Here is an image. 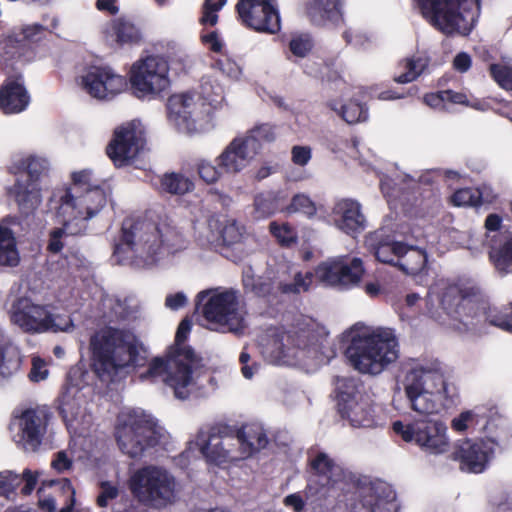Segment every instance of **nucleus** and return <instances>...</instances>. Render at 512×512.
Masks as SVG:
<instances>
[{
    "mask_svg": "<svg viewBox=\"0 0 512 512\" xmlns=\"http://www.w3.org/2000/svg\"><path fill=\"white\" fill-rule=\"evenodd\" d=\"M122 232V242L114 249V257L120 264L131 262L139 267H150L187 246L183 235L167 223L126 219Z\"/></svg>",
    "mask_w": 512,
    "mask_h": 512,
    "instance_id": "nucleus-1",
    "label": "nucleus"
},
{
    "mask_svg": "<svg viewBox=\"0 0 512 512\" xmlns=\"http://www.w3.org/2000/svg\"><path fill=\"white\" fill-rule=\"evenodd\" d=\"M191 330V322L183 319L177 329L175 343L165 356L155 357L148 363L146 371L140 373L141 381L164 383L176 398L187 399L197 380L200 359L184 341Z\"/></svg>",
    "mask_w": 512,
    "mask_h": 512,
    "instance_id": "nucleus-2",
    "label": "nucleus"
},
{
    "mask_svg": "<svg viewBox=\"0 0 512 512\" xmlns=\"http://www.w3.org/2000/svg\"><path fill=\"white\" fill-rule=\"evenodd\" d=\"M436 294L443 312L449 317V323L459 331H475L485 322L512 332V303L503 311L494 312L476 288L462 290L458 285L437 286L429 294L432 299Z\"/></svg>",
    "mask_w": 512,
    "mask_h": 512,
    "instance_id": "nucleus-3",
    "label": "nucleus"
},
{
    "mask_svg": "<svg viewBox=\"0 0 512 512\" xmlns=\"http://www.w3.org/2000/svg\"><path fill=\"white\" fill-rule=\"evenodd\" d=\"M404 391L410 408L427 417L448 409L457 395L444 365L436 359L416 363L405 375Z\"/></svg>",
    "mask_w": 512,
    "mask_h": 512,
    "instance_id": "nucleus-4",
    "label": "nucleus"
},
{
    "mask_svg": "<svg viewBox=\"0 0 512 512\" xmlns=\"http://www.w3.org/2000/svg\"><path fill=\"white\" fill-rule=\"evenodd\" d=\"M93 368L103 381H113L115 377L127 374L134 369L144 352L139 338L128 329L105 326L90 338Z\"/></svg>",
    "mask_w": 512,
    "mask_h": 512,
    "instance_id": "nucleus-5",
    "label": "nucleus"
},
{
    "mask_svg": "<svg viewBox=\"0 0 512 512\" xmlns=\"http://www.w3.org/2000/svg\"><path fill=\"white\" fill-rule=\"evenodd\" d=\"M347 337L345 355L350 365L362 374L377 376L399 357L398 340L390 328L357 323L347 331Z\"/></svg>",
    "mask_w": 512,
    "mask_h": 512,
    "instance_id": "nucleus-6",
    "label": "nucleus"
},
{
    "mask_svg": "<svg viewBox=\"0 0 512 512\" xmlns=\"http://www.w3.org/2000/svg\"><path fill=\"white\" fill-rule=\"evenodd\" d=\"M264 357L273 364L316 368L323 361L319 335L312 329L273 332L264 345Z\"/></svg>",
    "mask_w": 512,
    "mask_h": 512,
    "instance_id": "nucleus-7",
    "label": "nucleus"
},
{
    "mask_svg": "<svg viewBox=\"0 0 512 512\" xmlns=\"http://www.w3.org/2000/svg\"><path fill=\"white\" fill-rule=\"evenodd\" d=\"M415 8L435 29L446 35H468L479 14V0H414Z\"/></svg>",
    "mask_w": 512,
    "mask_h": 512,
    "instance_id": "nucleus-8",
    "label": "nucleus"
},
{
    "mask_svg": "<svg viewBox=\"0 0 512 512\" xmlns=\"http://www.w3.org/2000/svg\"><path fill=\"white\" fill-rule=\"evenodd\" d=\"M163 429L141 409L123 410L117 419L115 437L119 449L130 458H140L160 443Z\"/></svg>",
    "mask_w": 512,
    "mask_h": 512,
    "instance_id": "nucleus-9",
    "label": "nucleus"
},
{
    "mask_svg": "<svg viewBox=\"0 0 512 512\" xmlns=\"http://www.w3.org/2000/svg\"><path fill=\"white\" fill-rule=\"evenodd\" d=\"M128 485L140 503L155 509L173 504L179 492L174 475L166 468L153 464L134 471Z\"/></svg>",
    "mask_w": 512,
    "mask_h": 512,
    "instance_id": "nucleus-10",
    "label": "nucleus"
},
{
    "mask_svg": "<svg viewBox=\"0 0 512 512\" xmlns=\"http://www.w3.org/2000/svg\"><path fill=\"white\" fill-rule=\"evenodd\" d=\"M197 307L216 330L239 333L245 327L238 291L234 289L216 288L201 291L197 295Z\"/></svg>",
    "mask_w": 512,
    "mask_h": 512,
    "instance_id": "nucleus-11",
    "label": "nucleus"
},
{
    "mask_svg": "<svg viewBox=\"0 0 512 512\" xmlns=\"http://www.w3.org/2000/svg\"><path fill=\"white\" fill-rule=\"evenodd\" d=\"M55 203L59 218L67 219V228L72 233H84L88 221L100 213L107 203V194L99 186L75 194H53L50 199Z\"/></svg>",
    "mask_w": 512,
    "mask_h": 512,
    "instance_id": "nucleus-12",
    "label": "nucleus"
},
{
    "mask_svg": "<svg viewBox=\"0 0 512 512\" xmlns=\"http://www.w3.org/2000/svg\"><path fill=\"white\" fill-rule=\"evenodd\" d=\"M86 376L87 373L81 369H72L58 398V410L68 430L78 435H84L91 424L87 403L92 389L84 379Z\"/></svg>",
    "mask_w": 512,
    "mask_h": 512,
    "instance_id": "nucleus-13",
    "label": "nucleus"
},
{
    "mask_svg": "<svg viewBox=\"0 0 512 512\" xmlns=\"http://www.w3.org/2000/svg\"><path fill=\"white\" fill-rule=\"evenodd\" d=\"M52 417L53 414L46 405L15 408L8 424L13 442L25 452L38 451Z\"/></svg>",
    "mask_w": 512,
    "mask_h": 512,
    "instance_id": "nucleus-14",
    "label": "nucleus"
},
{
    "mask_svg": "<svg viewBox=\"0 0 512 512\" xmlns=\"http://www.w3.org/2000/svg\"><path fill=\"white\" fill-rule=\"evenodd\" d=\"M168 61L158 55H150L134 62L129 80L133 94L139 99L162 97L171 85Z\"/></svg>",
    "mask_w": 512,
    "mask_h": 512,
    "instance_id": "nucleus-15",
    "label": "nucleus"
},
{
    "mask_svg": "<svg viewBox=\"0 0 512 512\" xmlns=\"http://www.w3.org/2000/svg\"><path fill=\"white\" fill-rule=\"evenodd\" d=\"M170 122L182 133L195 134L213 127L211 109L196 92L172 95L168 100Z\"/></svg>",
    "mask_w": 512,
    "mask_h": 512,
    "instance_id": "nucleus-16",
    "label": "nucleus"
},
{
    "mask_svg": "<svg viewBox=\"0 0 512 512\" xmlns=\"http://www.w3.org/2000/svg\"><path fill=\"white\" fill-rule=\"evenodd\" d=\"M393 430L405 442L416 444L427 455H444L451 447L448 428L438 419L419 420L408 424L396 421L393 423Z\"/></svg>",
    "mask_w": 512,
    "mask_h": 512,
    "instance_id": "nucleus-17",
    "label": "nucleus"
},
{
    "mask_svg": "<svg viewBox=\"0 0 512 512\" xmlns=\"http://www.w3.org/2000/svg\"><path fill=\"white\" fill-rule=\"evenodd\" d=\"M145 145L144 128L140 121L133 120L115 129L114 137L106 147V153L117 167H140L146 153Z\"/></svg>",
    "mask_w": 512,
    "mask_h": 512,
    "instance_id": "nucleus-18",
    "label": "nucleus"
},
{
    "mask_svg": "<svg viewBox=\"0 0 512 512\" xmlns=\"http://www.w3.org/2000/svg\"><path fill=\"white\" fill-rule=\"evenodd\" d=\"M363 273L362 261L346 256L329 258L321 262L314 272L317 280L323 285L339 290H347L358 285Z\"/></svg>",
    "mask_w": 512,
    "mask_h": 512,
    "instance_id": "nucleus-19",
    "label": "nucleus"
},
{
    "mask_svg": "<svg viewBox=\"0 0 512 512\" xmlns=\"http://www.w3.org/2000/svg\"><path fill=\"white\" fill-rule=\"evenodd\" d=\"M196 446L210 464L222 465L242 459L237 447V438L227 429H212L209 433L199 432Z\"/></svg>",
    "mask_w": 512,
    "mask_h": 512,
    "instance_id": "nucleus-20",
    "label": "nucleus"
},
{
    "mask_svg": "<svg viewBox=\"0 0 512 512\" xmlns=\"http://www.w3.org/2000/svg\"><path fill=\"white\" fill-rule=\"evenodd\" d=\"M313 274L310 272H294L292 278L288 280L284 273L279 275L276 280L255 278L251 270L243 275V285L247 291H251L258 296H267L281 292L283 294H300L309 290L312 284Z\"/></svg>",
    "mask_w": 512,
    "mask_h": 512,
    "instance_id": "nucleus-21",
    "label": "nucleus"
},
{
    "mask_svg": "<svg viewBox=\"0 0 512 512\" xmlns=\"http://www.w3.org/2000/svg\"><path fill=\"white\" fill-rule=\"evenodd\" d=\"M308 464L311 477L308 480L304 490L305 498L312 497L318 492V488L314 485L317 481L321 487H335L345 482L349 477L346 471L339 463H337L329 454L322 451L309 452Z\"/></svg>",
    "mask_w": 512,
    "mask_h": 512,
    "instance_id": "nucleus-22",
    "label": "nucleus"
},
{
    "mask_svg": "<svg viewBox=\"0 0 512 512\" xmlns=\"http://www.w3.org/2000/svg\"><path fill=\"white\" fill-rule=\"evenodd\" d=\"M82 88L91 97L110 100L127 88L124 76L109 67H90L80 79Z\"/></svg>",
    "mask_w": 512,
    "mask_h": 512,
    "instance_id": "nucleus-23",
    "label": "nucleus"
},
{
    "mask_svg": "<svg viewBox=\"0 0 512 512\" xmlns=\"http://www.w3.org/2000/svg\"><path fill=\"white\" fill-rule=\"evenodd\" d=\"M237 11L241 21L256 31L273 34L280 29V17L274 0H240Z\"/></svg>",
    "mask_w": 512,
    "mask_h": 512,
    "instance_id": "nucleus-24",
    "label": "nucleus"
},
{
    "mask_svg": "<svg viewBox=\"0 0 512 512\" xmlns=\"http://www.w3.org/2000/svg\"><path fill=\"white\" fill-rule=\"evenodd\" d=\"M44 31L43 25L34 23L7 35L2 46V61L5 62L6 68L10 67L12 71H16L19 65H23L29 53L28 42L39 41Z\"/></svg>",
    "mask_w": 512,
    "mask_h": 512,
    "instance_id": "nucleus-25",
    "label": "nucleus"
},
{
    "mask_svg": "<svg viewBox=\"0 0 512 512\" xmlns=\"http://www.w3.org/2000/svg\"><path fill=\"white\" fill-rule=\"evenodd\" d=\"M497 445L492 438L478 441L464 440L458 444L454 459L459 461L461 470L481 473L493 458Z\"/></svg>",
    "mask_w": 512,
    "mask_h": 512,
    "instance_id": "nucleus-26",
    "label": "nucleus"
},
{
    "mask_svg": "<svg viewBox=\"0 0 512 512\" xmlns=\"http://www.w3.org/2000/svg\"><path fill=\"white\" fill-rule=\"evenodd\" d=\"M10 319L25 332H47L45 321L48 319V309L46 306L33 303L28 298H21L13 304Z\"/></svg>",
    "mask_w": 512,
    "mask_h": 512,
    "instance_id": "nucleus-27",
    "label": "nucleus"
},
{
    "mask_svg": "<svg viewBox=\"0 0 512 512\" xmlns=\"http://www.w3.org/2000/svg\"><path fill=\"white\" fill-rule=\"evenodd\" d=\"M252 140L242 137L234 138L216 158L223 172L237 174L245 169L257 154L251 147Z\"/></svg>",
    "mask_w": 512,
    "mask_h": 512,
    "instance_id": "nucleus-28",
    "label": "nucleus"
},
{
    "mask_svg": "<svg viewBox=\"0 0 512 512\" xmlns=\"http://www.w3.org/2000/svg\"><path fill=\"white\" fill-rule=\"evenodd\" d=\"M333 220L338 229L349 235L364 230L366 219L359 202L352 199H341L333 208Z\"/></svg>",
    "mask_w": 512,
    "mask_h": 512,
    "instance_id": "nucleus-29",
    "label": "nucleus"
},
{
    "mask_svg": "<svg viewBox=\"0 0 512 512\" xmlns=\"http://www.w3.org/2000/svg\"><path fill=\"white\" fill-rule=\"evenodd\" d=\"M30 102V96L23 85L22 77L16 73L8 76L2 86V112L6 114L20 113Z\"/></svg>",
    "mask_w": 512,
    "mask_h": 512,
    "instance_id": "nucleus-30",
    "label": "nucleus"
},
{
    "mask_svg": "<svg viewBox=\"0 0 512 512\" xmlns=\"http://www.w3.org/2000/svg\"><path fill=\"white\" fill-rule=\"evenodd\" d=\"M8 169L13 174L24 171L28 176V182L39 184L43 178L49 175L51 163L43 155L26 154L14 157Z\"/></svg>",
    "mask_w": 512,
    "mask_h": 512,
    "instance_id": "nucleus-31",
    "label": "nucleus"
},
{
    "mask_svg": "<svg viewBox=\"0 0 512 512\" xmlns=\"http://www.w3.org/2000/svg\"><path fill=\"white\" fill-rule=\"evenodd\" d=\"M365 244L379 262L394 266L403 250V243L385 237L383 230L370 233L365 239Z\"/></svg>",
    "mask_w": 512,
    "mask_h": 512,
    "instance_id": "nucleus-32",
    "label": "nucleus"
},
{
    "mask_svg": "<svg viewBox=\"0 0 512 512\" xmlns=\"http://www.w3.org/2000/svg\"><path fill=\"white\" fill-rule=\"evenodd\" d=\"M234 436L237 438V447L242 453V459L264 449L269 441L263 426L259 423L243 425Z\"/></svg>",
    "mask_w": 512,
    "mask_h": 512,
    "instance_id": "nucleus-33",
    "label": "nucleus"
},
{
    "mask_svg": "<svg viewBox=\"0 0 512 512\" xmlns=\"http://www.w3.org/2000/svg\"><path fill=\"white\" fill-rule=\"evenodd\" d=\"M208 227L212 232V236L209 241H221L223 244L228 246L240 243L245 234L244 227L242 225H240L235 219L227 218L225 216H212L208 220Z\"/></svg>",
    "mask_w": 512,
    "mask_h": 512,
    "instance_id": "nucleus-34",
    "label": "nucleus"
},
{
    "mask_svg": "<svg viewBox=\"0 0 512 512\" xmlns=\"http://www.w3.org/2000/svg\"><path fill=\"white\" fill-rule=\"evenodd\" d=\"M8 193L24 214L32 213L42 203V189L37 183L17 181Z\"/></svg>",
    "mask_w": 512,
    "mask_h": 512,
    "instance_id": "nucleus-35",
    "label": "nucleus"
},
{
    "mask_svg": "<svg viewBox=\"0 0 512 512\" xmlns=\"http://www.w3.org/2000/svg\"><path fill=\"white\" fill-rule=\"evenodd\" d=\"M307 13L315 21H328L338 25L343 22V1L311 0L307 4Z\"/></svg>",
    "mask_w": 512,
    "mask_h": 512,
    "instance_id": "nucleus-36",
    "label": "nucleus"
},
{
    "mask_svg": "<svg viewBox=\"0 0 512 512\" xmlns=\"http://www.w3.org/2000/svg\"><path fill=\"white\" fill-rule=\"evenodd\" d=\"M107 41L119 45L135 44L141 40L140 30L130 21L116 19L105 29Z\"/></svg>",
    "mask_w": 512,
    "mask_h": 512,
    "instance_id": "nucleus-37",
    "label": "nucleus"
},
{
    "mask_svg": "<svg viewBox=\"0 0 512 512\" xmlns=\"http://www.w3.org/2000/svg\"><path fill=\"white\" fill-rule=\"evenodd\" d=\"M339 411L354 427H366L372 423L371 409L363 396L348 402H340Z\"/></svg>",
    "mask_w": 512,
    "mask_h": 512,
    "instance_id": "nucleus-38",
    "label": "nucleus"
},
{
    "mask_svg": "<svg viewBox=\"0 0 512 512\" xmlns=\"http://www.w3.org/2000/svg\"><path fill=\"white\" fill-rule=\"evenodd\" d=\"M426 264L427 254L425 250L403 243V250L399 254L396 266L407 275H417L425 269Z\"/></svg>",
    "mask_w": 512,
    "mask_h": 512,
    "instance_id": "nucleus-39",
    "label": "nucleus"
},
{
    "mask_svg": "<svg viewBox=\"0 0 512 512\" xmlns=\"http://www.w3.org/2000/svg\"><path fill=\"white\" fill-rule=\"evenodd\" d=\"M39 473L32 472L29 469H25L22 476L13 473L12 471L2 472V495L9 497L12 492L19 484L23 482L21 493L24 495H30L35 489L38 482Z\"/></svg>",
    "mask_w": 512,
    "mask_h": 512,
    "instance_id": "nucleus-40",
    "label": "nucleus"
},
{
    "mask_svg": "<svg viewBox=\"0 0 512 512\" xmlns=\"http://www.w3.org/2000/svg\"><path fill=\"white\" fill-rule=\"evenodd\" d=\"M487 409L484 407H475L471 410L463 411L451 420V428L459 433L465 432L470 428L486 429Z\"/></svg>",
    "mask_w": 512,
    "mask_h": 512,
    "instance_id": "nucleus-41",
    "label": "nucleus"
},
{
    "mask_svg": "<svg viewBox=\"0 0 512 512\" xmlns=\"http://www.w3.org/2000/svg\"><path fill=\"white\" fill-rule=\"evenodd\" d=\"M489 187L482 189L463 188L457 190L452 196V202L456 206H478L482 203H490L494 200Z\"/></svg>",
    "mask_w": 512,
    "mask_h": 512,
    "instance_id": "nucleus-42",
    "label": "nucleus"
},
{
    "mask_svg": "<svg viewBox=\"0 0 512 512\" xmlns=\"http://www.w3.org/2000/svg\"><path fill=\"white\" fill-rule=\"evenodd\" d=\"M200 101L204 102L210 109L211 115L224 99L223 86L212 76H204L201 80L200 91L197 93Z\"/></svg>",
    "mask_w": 512,
    "mask_h": 512,
    "instance_id": "nucleus-43",
    "label": "nucleus"
},
{
    "mask_svg": "<svg viewBox=\"0 0 512 512\" xmlns=\"http://www.w3.org/2000/svg\"><path fill=\"white\" fill-rule=\"evenodd\" d=\"M162 191L172 195H185L194 190V181L181 172L165 173L160 179Z\"/></svg>",
    "mask_w": 512,
    "mask_h": 512,
    "instance_id": "nucleus-44",
    "label": "nucleus"
},
{
    "mask_svg": "<svg viewBox=\"0 0 512 512\" xmlns=\"http://www.w3.org/2000/svg\"><path fill=\"white\" fill-rule=\"evenodd\" d=\"M327 106L338 113L344 121L348 124H355L364 121L368 117L367 109L360 103L349 101L345 104H340L336 100H331Z\"/></svg>",
    "mask_w": 512,
    "mask_h": 512,
    "instance_id": "nucleus-45",
    "label": "nucleus"
},
{
    "mask_svg": "<svg viewBox=\"0 0 512 512\" xmlns=\"http://www.w3.org/2000/svg\"><path fill=\"white\" fill-rule=\"evenodd\" d=\"M2 266L15 267L20 262L15 232L2 224Z\"/></svg>",
    "mask_w": 512,
    "mask_h": 512,
    "instance_id": "nucleus-46",
    "label": "nucleus"
},
{
    "mask_svg": "<svg viewBox=\"0 0 512 512\" xmlns=\"http://www.w3.org/2000/svg\"><path fill=\"white\" fill-rule=\"evenodd\" d=\"M400 66L405 70L395 77L398 83H409L419 77L428 66V59L425 56H413L403 61Z\"/></svg>",
    "mask_w": 512,
    "mask_h": 512,
    "instance_id": "nucleus-47",
    "label": "nucleus"
},
{
    "mask_svg": "<svg viewBox=\"0 0 512 512\" xmlns=\"http://www.w3.org/2000/svg\"><path fill=\"white\" fill-rule=\"evenodd\" d=\"M490 258L500 274L506 275L512 273V237L500 248L492 247Z\"/></svg>",
    "mask_w": 512,
    "mask_h": 512,
    "instance_id": "nucleus-48",
    "label": "nucleus"
},
{
    "mask_svg": "<svg viewBox=\"0 0 512 512\" xmlns=\"http://www.w3.org/2000/svg\"><path fill=\"white\" fill-rule=\"evenodd\" d=\"M55 480L54 482H59ZM50 481L48 484H44L43 487L39 488V508L42 512H54L57 507V502L61 499L65 504V497L63 490H59L52 486Z\"/></svg>",
    "mask_w": 512,
    "mask_h": 512,
    "instance_id": "nucleus-49",
    "label": "nucleus"
},
{
    "mask_svg": "<svg viewBox=\"0 0 512 512\" xmlns=\"http://www.w3.org/2000/svg\"><path fill=\"white\" fill-rule=\"evenodd\" d=\"M104 306L109 309L106 318L109 322L124 320L132 315L133 307L128 303V299L118 297H108L104 300Z\"/></svg>",
    "mask_w": 512,
    "mask_h": 512,
    "instance_id": "nucleus-50",
    "label": "nucleus"
},
{
    "mask_svg": "<svg viewBox=\"0 0 512 512\" xmlns=\"http://www.w3.org/2000/svg\"><path fill=\"white\" fill-rule=\"evenodd\" d=\"M253 206L255 218H266L272 215L278 209L276 195L272 192L257 194L254 198Z\"/></svg>",
    "mask_w": 512,
    "mask_h": 512,
    "instance_id": "nucleus-51",
    "label": "nucleus"
},
{
    "mask_svg": "<svg viewBox=\"0 0 512 512\" xmlns=\"http://www.w3.org/2000/svg\"><path fill=\"white\" fill-rule=\"evenodd\" d=\"M269 230L282 246L289 247L297 242V232L288 223L271 222Z\"/></svg>",
    "mask_w": 512,
    "mask_h": 512,
    "instance_id": "nucleus-52",
    "label": "nucleus"
},
{
    "mask_svg": "<svg viewBox=\"0 0 512 512\" xmlns=\"http://www.w3.org/2000/svg\"><path fill=\"white\" fill-rule=\"evenodd\" d=\"M72 180L73 183L70 187L66 189L57 190L53 194H58V196L60 194H75L76 192L80 193L88 189H93V187L95 186L91 182V171L89 170L74 172L72 174Z\"/></svg>",
    "mask_w": 512,
    "mask_h": 512,
    "instance_id": "nucleus-53",
    "label": "nucleus"
},
{
    "mask_svg": "<svg viewBox=\"0 0 512 512\" xmlns=\"http://www.w3.org/2000/svg\"><path fill=\"white\" fill-rule=\"evenodd\" d=\"M336 390L338 393V405L340 402H348L362 396L358 389L357 381L352 378H337Z\"/></svg>",
    "mask_w": 512,
    "mask_h": 512,
    "instance_id": "nucleus-54",
    "label": "nucleus"
},
{
    "mask_svg": "<svg viewBox=\"0 0 512 512\" xmlns=\"http://www.w3.org/2000/svg\"><path fill=\"white\" fill-rule=\"evenodd\" d=\"M289 213H302L308 218H312L317 213L315 203L305 194H296L289 206L287 207Z\"/></svg>",
    "mask_w": 512,
    "mask_h": 512,
    "instance_id": "nucleus-55",
    "label": "nucleus"
},
{
    "mask_svg": "<svg viewBox=\"0 0 512 512\" xmlns=\"http://www.w3.org/2000/svg\"><path fill=\"white\" fill-rule=\"evenodd\" d=\"M62 222L61 228H55L50 232V239L48 243V250L52 253H58L62 250L65 239L68 236L80 235L81 233H72L67 228V219L60 218Z\"/></svg>",
    "mask_w": 512,
    "mask_h": 512,
    "instance_id": "nucleus-56",
    "label": "nucleus"
},
{
    "mask_svg": "<svg viewBox=\"0 0 512 512\" xmlns=\"http://www.w3.org/2000/svg\"><path fill=\"white\" fill-rule=\"evenodd\" d=\"M245 140H252L251 147H254L255 152H258L260 142H270L275 138V132L272 126L263 124L252 131L246 136H243Z\"/></svg>",
    "mask_w": 512,
    "mask_h": 512,
    "instance_id": "nucleus-57",
    "label": "nucleus"
},
{
    "mask_svg": "<svg viewBox=\"0 0 512 512\" xmlns=\"http://www.w3.org/2000/svg\"><path fill=\"white\" fill-rule=\"evenodd\" d=\"M52 486L59 490H63L64 493L65 505L60 509L59 512H90L89 510H78L74 507L75 490L68 479L64 478L59 482H52Z\"/></svg>",
    "mask_w": 512,
    "mask_h": 512,
    "instance_id": "nucleus-58",
    "label": "nucleus"
},
{
    "mask_svg": "<svg viewBox=\"0 0 512 512\" xmlns=\"http://www.w3.org/2000/svg\"><path fill=\"white\" fill-rule=\"evenodd\" d=\"M226 4V0H205L202 7L200 23L202 25H215L218 21L217 12Z\"/></svg>",
    "mask_w": 512,
    "mask_h": 512,
    "instance_id": "nucleus-59",
    "label": "nucleus"
},
{
    "mask_svg": "<svg viewBox=\"0 0 512 512\" xmlns=\"http://www.w3.org/2000/svg\"><path fill=\"white\" fill-rule=\"evenodd\" d=\"M490 73L501 88L512 90V67L501 63L491 64Z\"/></svg>",
    "mask_w": 512,
    "mask_h": 512,
    "instance_id": "nucleus-60",
    "label": "nucleus"
},
{
    "mask_svg": "<svg viewBox=\"0 0 512 512\" xmlns=\"http://www.w3.org/2000/svg\"><path fill=\"white\" fill-rule=\"evenodd\" d=\"M197 172L199 177L207 184L216 183L222 175V169L219 165L216 166L208 160H200L197 163Z\"/></svg>",
    "mask_w": 512,
    "mask_h": 512,
    "instance_id": "nucleus-61",
    "label": "nucleus"
},
{
    "mask_svg": "<svg viewBox=\"0 0 512 512\" xmlns=\"http://www.w3.org/2000/svg\"><path fill=\"white\" fill-rule=\"evenodd\" d=\"M45 322H47V331L70 332L74 328V324L70 316L53 314L49 310L48 319Z\"/></svg>",
    "mask_w": 512,
    "mask_h": 512,
    "instance_id": "nucleus-62",
    "label": "nucleus"
},
{
    "mask_svg": "<svg viewBox=\"0 0 512 512\" xmlns=\"http://www.w3.org/2000/svg\"><path fill=\"white\" fill-rule=\"evenodd\" d=\"M215 68L231 79H238L241 74L240 66L229 57L219 58L215 62Z\"/></svg>",
    "mask_w": 512,
    "mask_h": 512,
    "instance_id": "nucleus-63",
    "label": "nucleus"
},
{
    "mask_svg": "<svg viewBox=\"0 0 512 512\" xmlns=\"http://www.w3.org/2000/svg\"><path fill=\"white\" fill-rule=\"evenodd\" d=\"M289 47L293 55L303 58L310 52L312 42L308 36L299 35L291 39Z\"/></svg>",
    "mask_w": 512,
    "mask_h": 512,
    "instance_id": "nucleus-64",
    "label": "nucleus"
}]
</instances>
